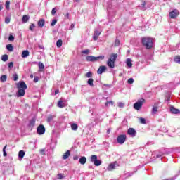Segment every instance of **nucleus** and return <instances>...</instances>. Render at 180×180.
<instances>
[{
    "label": "nucleus",
    "mask_w": 180,
    "mask_h": 180,
    "mask_svg": "<svg viewBox=\"0 0 180 180\" xmlns=\"http://www.w3.org/2000/svg\"><path fill=\"white\" fill-rule=\"evenodd\" d=\"M111 129L110 128L108 129L107 130V134H110Z\"/></svg>",
    "instance_id": "57"
},
{
    "label": "nucleus",
    "mask_w": 180,
    "mask_h": 180,
    "mask_svg": "<svg viewBox=\"0 0 180 180\" xmlns=\"http://www.w3.org/2000/svg\"><path fill=\"white\" fill-rule=\"evenodd\" d=\"M101 36V31H98L97 30H95L94 34L93 36L94 40L96 41L98 40V38Z\"/></svg>",
    "instance_id": "14"
},
{
    "label": "nucleus",
    "mask_w": 180,
    "mask_h": 180,
    "mask_svg": "<svg viewBox=\"0 0 180 180\" xmlns=\"http://www.w3.org/2000/svg\"><path fill=\"white\" fill-rule=\"evenodd\" d=\"M35 124H36V119L32 118V120H30V122H29L30 129H33Z\"/></svg>",
    "instance_id": "15"
},
{
    "label": "nucleus",
    "mask_w": 180,
    "mask_h": 180,
    "mask_svg": "<svg viewBox=\"0 0 180 180\" xmlns=\"http://www.w3.org/2000/svg\"><path fill=\"white\" fill-rule=\"evenodd\" d=\"M103 86H105L106 88H112V84H103Z\"/></svg>",
    "instance_id": "53"
},
{
    "label": "nucleus",
    "mask_w": 180,
    "mask_h": 180,
    "mask_svg": "<svg viewBox=\"0 0 180 180\" xmlns=\"http://www.w3.org/2000/svg\"><path fill=\"white\" fill-rule=\"evenodd\" d=\"M179 15V11L178 9H174L173 11L169 13V18L170 19H176Z\"/></svg>",
    "instance_id": "7"
},
{
    "label": "nucleus",
    "mask_w": 180,
    "mask_h": 180,
    "mask_svg": "<svg viewBox=\"0 0 180 180\" xmlns=\"http://www.w3.org/2000/svg\"><path fill=\"white\" fill-rule=\"evenodd\" d=\"M30 78H33V75H30Z\"/></svg>",
    "instance_id": "62"
},
{
    "label": "nucleus",
    "mask_w": 180,
    "mask_h": 180,
    "mask_svg": "<svg viewBox=\"0 0 180 180\" xmlns=\"http://www.w3.org/2000/svg\"><path fill=\"white\" fill-rule=\"evenodd\" d=\"M43 151H44V150H41V153H43Z\"/></svg>",
    "instance_id": "64"
},
{
    "label": "nucleus",
    "mask_w": 180,
    "mask_h": 180,
    "mask_svg": "<svg viewBox=\"0 0 180 180\" xmlns=\"http://www.w3.org/2000/svg\"><path fill=\"white\" fill-rule=\"evenodd\" d=\"M117 58V54L111 55L108 60L107 61V65L110 68H115V61Z\"/></svg>",
    "instance_id": "3"
},
{
    "label": "nucleus",
    "mask_w": 180,
    "mask_h": 180,
    "mask_svg": "<svg viewBox=\"0 0 180 180\" xmlns=\"http://www.w3.org/2000/svg\"><path fill=\"white\" fill-rule=\"evenodd\" d=\"M144 102H146V100L144 98H141L140 100H138L137 102L134 104V108L136 110H140Z\"/></svg>",
    "instance_id": "6"
},
{
    "label": "nucleus",
    "mask_w": 180,
    "mask_h": 180,
    "mask_svg": "<svg viewBox=\"0 0 180 180\" xmlns=\"http://www.w3.org/2000/svg\"><path fill=\"white\" fill-rule=\"evenodd\" d=\"M29 54H30L29 51L27 50L23 51L22 53L21 57H22V58H26L27 57H29Z\"/></svg>",
    "instance_id": "21"
},
{
    "label": "nucleus",
    "mask_w": 180,
    "mask_h": 180,
    "mask_svg": "<svg viewBox=\"0 0 180 180\" xmlns=\"http://www.w3.org/2000/svg\"><path fill=\"white\" fill-rule=\"evenodd\" d=\"M34 27H36V25H35L34 23H32V24L30 25V30H31V32H33Z\"/></svg>",
    "instance_id": "39"
},
{
    "label": "nucleus",
    "mask_w": 180,
    "mask_h": 180,
    "mask_svg": "<svg viewBox=\"0 0 180 180\" xmlns=\"http://www.w3.org/2000/svg\"><path fill=\"white\" fill-rule=\"evenodd\" d=\"M147 4V2L142 1V3L139 5V9L141 11H146L147 8L146 7V5Z\"/></svg>",
    "instance_id": "16"
},
{
    "label": "nucleus",
    "mask_w": 180,
    "mask_h": 180,
    "mask_svg": "<svg viewBox=\"0 0 180 180\" xmlns=\"http://www.w3.org/2000/svg\"><path fill=\"white\" fill-rule=\"evenodd\" d=\"M58 108H65V103L63 101V99H60L58 102Z\"/></svg>",
    "instance_id": "20"
},
{
    "label": "nucleus",
    "mask_w": 180,
    "mask_h": 180,
    "mask_svg": "<svg viewBox=\"0 0 180 180\" xmlns=\"http://www.w3.org/2000/svg\"><path fill=\"white\" fill-rule=\"evenodd\" d=\"M75 25L74 24H71L70 27H69L70 30H72V29L75 27Z\"/></svg>",
    "instance_id": "54"
},
{
    "label": "nucleus",
    "mask_w": 180,
    "mask_h": 180,
    "mask_svg": "<svg viewBox=\"0 0 180 180\" xmlns=\"http://www.w3.org/2000/svg\"><path fill=\"white\" fill-rule=\"evenodd\" d=\"M79 164H82V165H84V164H86V158L85 156H82L79 158Z\"/></svg>",
    "instance_id": "17"
},
{
    "label": "nucleus",
    "mask_w": 180,
    "mask_h": 180,
    "mask_svg": "<svg viewBox=\"0 0 180 180\" xmlns=\"http://www.w3.org/2000/svg\"><path fill=\"white\" fill-rule=\"evenodd\" d=\"M78 158H79V157H78L77 155L73 157L74 161H77V160H78Z\"/></svg>",
    "instance_id": "55"
},
{
    "label": "nucleus",
    "mask_w": 180,
    "mask_h": 180,
    "mask_svg": "<svg viewBox=\"0 0 180 180\" xmlns=\"http://www.w3.org/2000/svg\"><path fill=\"white\" fill-rule=\"evenodd\" d=\"M6 49L8 51H13V46L12 44H8L6 45Z\"/></svg>",
    "instance_id": "29"
},
{
    "label": "nucleus",
    "mask_w": 180,
    "mask_h": 180,
    "mask_svg": "<svg viewBox=\"0 0 180 180\" xmlns=\"http://www.w3.org/2000/svg\"><path fill=\"white\" fill-rule=\"evenodd\" d=\"M106 69H107V68L105 65L100 66L97 70V74H98V75L103 74V72H105V71H106Z\"/></svg>",
    "instance_id": "12"
},
{
    "label": "nucleus",
    "mask_w": 180,
    "mask_h": 180,
    "mask_svg": "<svg viewBox=\"0 0 180 180\" xmlns=\"http://www.w3.org/2000/svg\"><path fill=\"white\" fill-rule=\"evenodd\" d=\"M4 9V5L0 4V11H2Z\"/></svg>",
    "instance_id": "59"
},
{
    "label": "nucleus",
    "mask_w": 180,
    "mask_h": 180,
    "mask_svg": "<svg viewBox=\"0 0 180 180\" xmlns=\"http://www.w3.org/2000/svg\"><path fill=\"white\" fill-rule=\"evenodd\" d=\"M110 105H113V101H108L105 103V106L108 107Z\"/></svg>",
    "instance_id": "42"
},
{
    "label": "nucleus",
    "mask_w": 180,
    "mask_h": 180,
    "mask_svg": "<svg viewBox=\"0 0 180 180\" xmlns=\"http://www.w3.org/2000/svg\"><path fill=\"white\" fill-rule=\"evenodd\" d=\"M119 44H120V41H119V39H115V46H117Z\"/></svg>",
    "instance_id": "49"
},
{
    "label": "nucleus",
    "mask_w": 180,
    "mask_h": 180,
    "mask_svg": "<svg viewBox=\"0 0 180 180\" xmlns=\"http://www.w3.org/2000/svg\"><path fill=\"white\" fill-rule=\"evenodd\" d=\"M71 129L72 130L77 131V130H78V124L75 123L71 124Z\"/></svg>",
    "instance_id": "24"
},
{
    "label": "nucleus",
    "mask_w": 180,
    "mask_h": 180,
    "mask_svg": "<svg viewBox=\"0 0 180 180\" xmlns=\"http://www.w3.org/2000/svg\"><path fill=\"white\" fill-rule=\"evenodd\" d=\"M56 46L58 48L61 47V46H63V40L61 39L58 40L56 42Z\"/></svg>",
    "instance_id": "32"
},
{
    "label": "nucleus",
    "mask_w": 180,
    "mask_h": 180,
    "mask_svg": "<svg viewBox=\"0 0 180 180\" xmlns=\"http://www.w3.org/2000/svg\"><path fill=\"white\" fill-rule=\"evenodd\" d=\"M92 75H93V73L92 72H88L85 76L86 77V78H92Z\"/></svg>",
    "instance_id": "37"
},
{
    "label": "nucleus",
    "mask_w": 180,
    "mask_h": 180,
    "mask_svg": "<svg viewBox=\"0 0 180 180\" xmlns=\"http://www.w3.org/2000/svg\"><path fill=\"white\" fill-rule=\"evenodd\" d=\"M8 40H9V41H13V40H15V37L10 34L8 37Z\"/></svg>",
    "instance_id": "43"
},
{
    "label": "nucleus",
    "mask_w": 180,
    "mask_h": 180,
    "mask_svg": "<svg viewBox=\"0 0 180 180\" xmlns=\"http://www.w3.org/2000/svg\"><path fill=\"white\" fill-rule=\"evenodd\" d=\"M141 41H142L143 46H144L146 49H153V46H154L153 38L143 37L142 38Z\"/></svg>",
    "instance_id": "2"
},
{
    "label": "nucleus",
    "mask_w": 180,
    "mask_h": 180,
    "mask_svg": "<svg viewBox=\"0 0 180 180\" xmlns=\"http://www.w3.org/2000/svg\"><path fill=\"white\" fill-rule=\"evenodd\" d=\"M131 175H133V173H129V174H128V176H131Z\"/></svg>",
    "instance_id": "61"
},
{
    "label": "nucleus",
    "mask_w": 180,
    "mask_h": 180,
    "mask_svg": "<svg viewBox=\"0 0 180 180\" xmlns=\"http://www.w3.org/2000/svg\"><path fill=\"white\" fill-rule=\"evenodd\" d=\"M170 112L173 115H178V113H180L179 109L175 108V107H174L172 105L170 107Z\"/></svg>",
    "instance_id": "13"
},
{
    "label": "nucleus",
    "mask_w": 180,
    "mask_h": 180,
    "mask_svg": "<svg viewBox=\"0 0 180 180\" xmlns=\"http://www.w3.org/2000/svg\"><path fill=\"white\" fill-rule=\"evenodd\" d=\"M127 133L131 137H136V135L137 134L136 129H134V128H129Z\"/></svg>",
    "instance_id": "10"
},
{
    "label": "nucleus",
    "mask_w": 180,
    "mask_h": 180,
    "mask_svg": "<svg viewBox=\"0 0 180 180\" xmlns=\"http://www.w3.org/2000/svg\"><path fill=\"white\" fill-rule=\"evenodd\" d=\"M38 65H39V70H44V64H43V63L39 62Z\"/></svg>",
    "instance_id": "36"
},
{
    "label": "nucleus",
    "mask_w": 180,
    "mask_h": 180,
    "mask_svg": "<svg viewBox=\"0 0 180 180\" xmlns=\"http://www.w3.org/2000/svg\"><path fill=\"white\" fill-rule=\"evenodd\" d=\"M139 122L141 124H146V120L143 117H140L139 118Z\"/></svg>",
    "instance_id": "34"
},
{
    "label": "nucleus",
    "mask_w": 180,
    "mask_h": 180,
    "mask_svg": "<svg viewBox=\"0 0 180 180\" xmlns=\"http://www.w3.org/2000/svg\"><path fill=\"white\" fill-rule=\"evenodd\" d=\"M118 107L119 108H124V103H118Z\"/></svg>",
    "instance_id": "50"
},
{
    "label": "nucleus",
    "mask_w": 180,
    "mask_h": 180,
    "mask_svg": "<svg viewBox=\"0 0 180 180\" xmlns=\"http://www.w3.org/2000/svg\"><path fill=\"white\" fill-rule=\"evenodd\" d=\"M37 134H39V136L44 134V133H46V128L44 127V125L40 124L37 129Z\"/></svg>",
    "instance_id": "9"
},
{
    "label": "nucleus",
    "mask_w": 180,
    "mask_h": 180,
    "mask_svg": "<svg viewBox=\"0 0 180 180\" xmlns=\"http://www.w3.org/2000/svg\"><path fill=\"white\" fill-rule=\"evenodd\" d=\"M126 139H127V137L126 136V134L119 135L117 137V142L119 144H124V141H126Z\"/></svg>",
    "instance_id": "8"
},
{
    "label": "nucleus",
    "mask_w": 180,
    "mask_h": 180,
    "mask_svg": "<svg viewBox=\"0 0 180 180\" xmlns=\"http://www.w3.org/2000/svg\"><path fill=\"white\" fill-rule=\"evenodd\" d=\"M29 19H30L29 15H23L22 17L23 23H27V22H29Z\"/></svg>",
    "instance_id": "27"
},
{
    "label": "nucleus",
    "mask_w": 180,
    "mask_h": 180,
    "mask_svg": "<svg viewBox=\"0 0 180 180\" xmlns=\"http://www.w3.org/2000/svg\"><path fill=\"white\" fill-rule=\"evenodd\" d=\"M167 101L168 102H169V101H171V97H170L169 96H167Z\"/></svg>",
    "instance_id": "60"
},
{
    "label": "nucleus",
    "mask_w": 180,
    "mask_h": 180,
    "mask_svg": "<svg viewBox=\"0 0 180 180\" xmlns=\"http://www.w3.org/2000/svg\"><path fill=\"white\" fill-rule=\"evenodd\" d=\"M11 5V1H8L6 2V9L9 10V6Z\"/></svg>",
    "instance_id": "41"
},
{
    "label": "nucleus",
    "mask_w": 180,
    "mask_h": 180,
    "mask_svg": "<svg viewBox=\"0 0 180 180\" xmlns=\"http://www.w3.org/2000/svg\"><path fill=\"white\" fill-rule=\"evenodd\" d=\"M6 147H8V145H6L3 148V155H4V157H6V155H8V153H6Z\"/></svg>",
    "instance_id": "33"
},
{
    "label": "nucleus",
    "mask_w": 180,
    "mask_h": 180,
    "mask_svg": "<svg viewBox=\"0 0 180 180\" xmlns=\"http://www.w3.org/2000/svg\"><path fill=\"white\" fill-rule=\"evenodd\" d=\"M11 22V18L10 17H6L5 18V23H6V25H8V23H10Z\"/></svg>",
    "instance_id": "40"
},
{
    "label": "nucleus",
    "mask_w": 180,
    "mask_h": 180,
    "mask_svg": "<svg viewBox=\"0 0 180 180\" xmlns=\"http://www.w3.org/2000/svg\"><path fill=\"white\" fill-rule=\"evenodd\" d=\"M56 12H57V10L56 9V8H53L51 11V15H56Z\"/></svg>",
    "instance_id": "48"
},
{
    "label": "nucleus",
    "mask_w": 180,
    "mask_h": 180,
    "mask_svg": "<svg viewBox=\"0 0 180 180\" xmlns=\"http://www.w3.org/2000/svg\"><path fill=\"white\" fill-rule=\"evenodd\" d=\"M82 54H89V50L86 49V50L82 51Z\"/></svg>",
    "instance_id": "44"
},
{
    "label": "nucleus",
    "mask_w": 180,
    "mask_h": 180,
    "mask_svg": "<svg viewBox=\"0 0 180 180\" xmlns=\"http://www.w3.org/2000/svg\"><path fill=\"white\" fill-rule=\"evenodd\" d=\"M6 79H8V76L6 75H1L0 77L1 82H6Z\"/></svg>",
    "instance_id": "23"
},
{
    "label": "nucleus",
    "mask_w": 180,
    "mask_h": 180,
    "mask_svg": "<svg viewBox=\"0 0 180 180\" xmlns=\"http://www.w3.org/2000/svg\"><path fill=\"white\" fill-rule=\"evenodd\" d=\"M58 178L59 179H63V178H64V176H63V174H58Z\"/></svg>",
    "instance_id": "51"
},
{
    "label": "nucleus",
    "mask_w": 180,
    "mask_h": 180,
    "mask_svg": "<svg viewBox=\"0 0 180 180\" xmlns=\"http://www.w3.org/2000/svg\"><path fill=\"white\" fill-rule=\"evenodd\" d=\"M18 157L22 160L23 157H25V152L23 150H20L18 153Z\"/></svg>",
    "instance_id": "28"
},
{
    "label": "nucleus",
    "mask_w": 180,
    "mask_h": 180,
    "mask_svg": "<svg viewBox=\"0 0 180 180\" xmlns=\"http://www.w3.org/2000/svg\"><path fill=\"white\" fill-rule=\"evenodd\" d=\"M9 58V56L7 54L3 55L1 56L2 61H8V59Z\"/></svg>",
    "instance_id": "31"
},
{
    "label": "nucleus",
    "mask_w": 180,
    "mask_h": 180,
    "mask_svg": "<svg viewBox=\"0 0 180 180\" xmlns=\"http://www.w3.org/2000/svg\"><path fill=\"white\" fill-rule=\"evenodd\" d=\"M56 23H57V20L54 19L52 20L51 23V26H55Z\"/></svg>",
    "instance_id": "45"
},
{
    "label": "nucleus",
    "mask_w": 180,
    "mask_h": 180,
    "mask_svg": "<svg viewBox=\"0 0 180 180\" xmlns=\"http://www.w3.org/2000/svg\"><path fill=\"white\" fill-rule=\"evenodd\" d=\"M90 162H93L94 165L96 167H99L102 164V161L98 160V156L96 155H93L90 157Z\"/></svg>",
    "instance_id": "5"
},
{
    "label": "nucleus",
    "mask_w": 180,
    "mask_h": 180,
    "mask_svg": "<svg viewBox=\"0 0 180 180\" xmlns=\"http://www.w3.org/2000/svg\"><path fill=\"white\" fill-rule=\"evenodd\" d=\"M45 23H46V21L44 20V19H41L38 21L37 25L39 27H43Z\"/></svg>",
    "instance_id": "19"
},
{
    "label": "nucleus",
    "mask_w": 180,
    "mask_h": 180,
    "mask_svg": "<svg viewBox=\"0 0 180 180\" xmlns=\"http://www.w3.org/2000/svg\"><path fill=\"white\" fill-rule=\"evenodd\" d=\"M116 165H117V162L116 161L112 163H110L107 167L108 171H113V169L116 168Z\"/></svg>",
    "instance_id": "11"
},
{
    "label": "nucleus",
    "mask_w": 180,
    "mask_h": 180,
    "mask_svg": "<svg viewBox=\"0 0 180 180\" xmlns=\"http://www.w3.org/2000/svg\"><path fill=\"white\" fill-rule=\"evenodd\" d=\"M86 61H90L91 63H96V61H99L101 60H105V56H88L86 57Z\"/></svg>",
    "instance_id": "4"
},
{
    "label": "nucleus",
    "mask_w": 180,
    "mask_h": 180,
    "mask_svg": "<svg viewBox=\"0 0 180 180\" xmlns=\"http://www.w3.org/2000/svg\"><path fill=\"white\" fill-rule=\"evenodd\" d=\"M87 84L88 85H89L90 86H94V79L92 78H89L87 81Z\"/></svg>",
    "instance_id": "30"
},
{
    "label": "nucleus",
    "mask_w": 180,
    "mask_h": 180,
    "mask_svg": "<svg viewBox=\"0 0 180 180\" xmlns=\"http://www.w3.org/2000/svg\"><path fill=\"white\" fill-rule=\"evenodd\" d=\"M65 18H67V19H70V13H68L65 15Z\"/></svg>",
    "instance_id": "56"
},
{
    "label": "nucleus",
    "mask_w": 180,
    "mask_h": 180,
    "mask_svg": "<svg viewBox=\"0 0 180 180\" xmlns=\"http://www.w3.org/2000/svg\"><path fill=\"white\" fill-rule=\"evenodd\" d=\"M8 68H10V70L13 68V62H10L8 63Z\"/></svg>",
    "instance_id": "47"
},
{
    "label": "nucleus",
    "mask_w": 180,
    "mask_h": 180,
    "mask_svg": "<svg viewBox=\"0 0 180 180\" xmlns=\"http://www.w3.org/2000/svg\"><path fill=\"white\" fill-rule=\"evenodd\" d=\"M59 92H60V90H58V89L56 90L54 95H57V94H58Z\"/></svg>",
    "instance_id": "58"
},
{
    "label": "nucleus",
    "mask_w": 180,
    "mask_h": 180,
    "mask_svg": "<svg viewBox=\"0 0 180 180\" xmlns=\"http://www.w3.org/2000/svg\"><path fill=\"white\" fill-rule=\"evenodd\" d=\"M71 155V152L70 150H67L65 153L63 155V160H68V157Z\"/></svg>",
    "instance_id": "18"
},
{
    "label": "nucleus",
    "mask_w": 180,
    "mask_h": 180,
    "mask_svg": "<svg viewBox=\"0 0 180 180\" xmlns=\"http://www.w3.org/2000/svg\"><path fill=\"white\" fill-rule=\"evenodd\" d=\"M158 112V107L153 106L151 111V115H157V112Z\"/></svg>",
    "instance_id": "22"
},
{
    "label": "nucleus",
    "mask_w": 180,
    "mask_h": 180,
    "mask_svg": "<svg viewBox=\"0 0 180 180\" xmlns=\"http://www.w3.org/2000/svg\"><path fill=\"white\" fill-rule=\"evenodd\" d=\"M127 67H129V68H131V67H133V63H131V59L128 58L127 60Z\"/></svg>",
    "instance_id": "26"
},
{
    "label": "nucleus",
    "mask_w": 180,
    "mask_h": 180,
    "mask_svg": "<svg viewBox=\"0 0 180 180\" xmlns=\"http://www.w3.org/2000/svg\"><path fill=\"white\" fill-rule=\"evenodd\" d=\"M55 117H56V115H50L47 117V120H46L48 123H50L51 122H52L54 120Z\"/></svg>",
    "instance_id": "25"
},
{
    "label": "nucleus",
    "mask_w": 180,
    "mask_h": 180,
    "mask_svg": "<svg viewBox=\"0 0 180 180\" xmlns=\"http://www.w3.org/2000/svg\"><path fill=\"white\" fill-rule=\"evenodd\" d=\"M13 81H18V79H19V76L16 73H14L13 75Z\"/></svg>",
    "instance_id": "35"
},
{
    "label": "nucleus",
    "mask_w": 180,
    "mask_h": 180,
    "mask_svg": "<svg viewBox=\"0 0 180 180\" xmlns=\"http://www.w3.org/2000/svg\"><path fill=\"white\" fill-rule=\"evenodd\" d=\"M76 2H79L80 0H75Z\"/></svg>",
    "instance_id": "63"
},
{
    "label": "nucleus",
    "mask_w": 180,
    "mask_h": 180,
    "mask_svg": "<svg viewBox=\"0 0 180 180\" xmlns=\"http://www.w3.org/2000/svg\"><path fill=\"white\" fill-rule=\"evenodd\" d=\"M34 82H39V77H34Z\"/></svg>",
    "instance_id": "52"
},
{
    "label": "nucleus",
    "mask_w": 180,
    "mask_h": 180,
    "mask_svg": "<svg viewBox=\"0 0 180 180\" xmlns=\"http://www.w3.org/2000/svg\"><path fill=\"white\" fill-rule=\"evenodd\" d=\"M175 63H177L178 64H180V56H177L174 58Z\"/></svg>",
    "instance_id": "38"
},
{
    "label": "nucleus",
    "mask_w": 180,
    "mask_h": 180,
    "mask_svg": "<svg viewBox=\"0 0 180 180\" xmlns=\"http://www.w3.org/2000/svg\"><path fill=\"white\" fill-rule=\"evenodd\" d=\"M128 84H133L134 82V79L133 78H129L127 81Z\"/></svg>",
    "instance_id": "46"
},
{
    "label": "nucleus",
    "mask_w": 180,
    "mask_h": 180,
    "mask_svg": "<svg viewBox=\"0 0 180 180\" xmlns=\"http://www.w3.org/2000/svg\"><path fill=\"white\" fill-rule=\"evenodd\" d=\"M17 88L18 89L16 93L17 98H22V96H25V94H26V90L27 89V85L23 81H21L17 84Z\"/></svg>",
    "instance_id": "1"
}]
</instances>
